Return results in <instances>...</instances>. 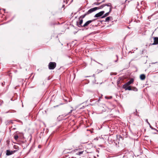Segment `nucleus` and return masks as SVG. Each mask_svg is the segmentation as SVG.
I'll use <instances>...</instances> for the list:
<instances>
[{"instance_id":"39448f33","label":"nucleus","mask_w":158,"mask_h":158,"mask_svg":"<svg viewBox=\"0 0 158 158\" xmlns=\"http://www.w3.org/2000/svg\"><path fill=\"white\" fill-rule=\"evenodd\" d=\"M105 11H102L96 14L94 16V17L98 18L99 17L102 15L104 13Z\"/></svg>"},{"instance_id":"ddd939ff","label":"nucleus","mask_w":158,"mask_h":158,"mask_svg":"<svg viewBox=\"0 0 158 158\" xmlns=\"http://www.w3.org/2000/svg\"><path fill=\"white\" fill-rule=\"evenodd\" d=\"M109 14V12H107L103 16L101 17L102 18H104L106 16H108Z\"/></svg>"},{"instance_id":"393cba45","label":"nucleus","mask_w":158,"mask_h":158,"mask_svg":"<svg viewBox=\"0 0 158 158\" xmlns=\"http://www.w3.org/2000/svg\"><path fill=\"white\" fill-rule=\"evenodd\" d=\"M145 121H146V122L147 123H148V125H150V123H149L148 122V119H146L145 120Z\"/></svg>"},{"instance_id":"473e14b6","label":"nucleus","mask_w":158,"mask_h":158,"mask_svg":"<svg viewBox=\"0 0 158 158\" xmlns=\"http://www.w3.org/2000/svg\"><path fill=\"white\" fill-rule=\"evenodd\" d=\"M2 120V118H0V121Z\"/></svg>"},{"instance_id":"c85d7f7f","label":"nucleus","mask_w":158,"mask_h":158,"mask_svg":"<svg viewBox=\"0 0 158 158\" xmlns=\"http://www.w3.org/2000/svg\"><path fill=\"white\" fill-rule=\"evenodd\" d=\"M105 0H103L101 2H102H102H105Z\"/></svg>"},{"instance_id":"412c9836","label":"nucleus","mask_w":158,"mask_h":158,"mask_svg":"<svg viewBox=\"0 0 158 158\" xmlns=\"http://www.w3.org/2000/svg\"><path fill=\"white\" fill-rule=\"evenodd\" d=\"M102 3V2H99V3H97V2H94V4L96 5H98L101 4Z\"/></svg>"},{"instance_id":"4468645a","label":"nucleus","mask_w":158,"mask_h":158,"mask_svg":"<svg viewBox=\"0 0 158 158\" xmlns=\"http://www.w3.org/2000/svg\"><path fill=\"white\" fill-rule=\"evenodd\" d=\"M111 18H112V17L110 16L107 17L106 18L105 21L106 22H108Z\"/></svg>"},{"instance_id":"f8f14e48","label":"nucleus","mask_w":158,"mask_h":158,"mask_svg":"<svg viewBox=\"0 0 158 158\" xmlns=\"http://www.w3.org/2000/svg\"><path fill=\"white\" fill-rule=\"evenodd\" d=\"M88 15L87 14L86 12L83 15H81L79 18V19H80V18H84L85 17L86 15Z\"/></svg>"},{"instance_id":"2eb2a0df","label":"nucleus","mask_w":158,"mask_h":158,"mask_svg":"<svg viewBox=\"0 0 158 158\" xmlns=\"http://www.w3.org/2000/svg\"><path fill=\"white\" fill-rule=\"evenodd\" d=\"M135 91H138V89L135 87H132V90Z\"/></svg>"},{"instance_id":"2f4dec72","label":"nucleus","mask_w":158,"mask_h":158,"mask_svg":"<svg viewBox=\"0 0 158 158\" xmlns=\"http://www.w3.org/2000/svg\"><path fill=\"white\" fill-rule=\"evenodd\" d=\"M98 63L99 64H101V65H102V64H100V63Z\"/></svg>"},{"instance_id":"f257e3e1","label":"nucleus","mask_w":158,"mask_h":158,"mask_svg":"<svg viewBox=\"0 0 158 158\" xmlns=\"http://www.w3.org/2000/svg\"><path fill=\"white\" fill-rule=\"evenodd\" d=\"M56 66V63L55 62H50L48 64V68L50 69H53Z\"/></svg>"},{"instance_id":"79ce46f5","label":"nucleus","mask_w":158,"mask_h":158,"mask_svg":"<svg viewBox=\"0 0 158 158\" xmlns=\"http://www.w3.org/2000/svg\"><path fill=\"white\" fill-rule=\"evenodd\" d=\"M64 2H65V1H64Z\"/></svg>"},{"instance_id":"7c9ffc66","label":"nucleus","mask_w":158,"mask_h":158,"mask_svg":"<svg viewBox=\"0 0 158 158\" xmlns=\"http://www.w3.org/2000/svg\"><path fill=\"white\" fill-rule=\"evenodd\" d=\"M64 6V5H62V7L63 8Z\"/></svg>"},{"instance_id":"9d476101","label":"nucleus","mask_w":158,"mask_h":158,"mask_svg":"<svg viewBox=\"0 0 158 158\" xmlns=\"http://www.w3.org/2000/svg\"><path fill=\"white\" fill-rule=\"evenodd\" d=\"M140 78L141 80H144L145 78V76L144 74H142L140 76Z\"/></svg>"},{"instance_id":"423d86ee","label":"nucleus","mask_w":158,"mask_h":158,"mask_svg":"<svg viewBox=\"0 0 158 158\" xmlns=\"http://www.w3.org/2000/svg\"><path fill=\"white\" fill-rule=\"evenodd\" d=\"M123 88L125 89V90H132V87L129 85H126L124 86V85H123Z\"/></svg>"},{"instance_id":"c9c22d12","label":"nucleus","mask_w":158,"mask_h":158,"mask_svg":"<svg viewBox=\"0 0 158 158\" xmlns=\"http://www.w3.org/2000/svg\"><path fill=\"white\" fill-rule=\"evenodd\" d=\"M156 63H156H152V64H155V63Z\"/></svg>"},{"instance_id":"7ed1b4c3","label":"nucleus","mask_w":158,"mask_h":158,"mask_svg":"<svg viewBox=\"0 0 158 158\" xmlns=\"http://www.w3.org/2000/svg\"><path fill=\"white\" fill-rule=\"evenodd\" d=\"M17 151V150L10 151L9 150H7L6 151V155L7 156H10L16 152Z\"/></svg>"},{"instance_id":"0eeeda50","label":"nucleus","mask_w":158,"mask_h":158,"mask_svg":"<svg viewBox=\"0 0 158 158\" xmlns=\"http://www.w3.org/2000/svg\"><path fill=\"white\" fill-rule=\"evenodd\" d=\"M134 81V79L133 78H131L129 81H128L127 83L124 85V86L126 85H129L133 83Z\"/></svg>"},{"instance_id":"4be33fe9","label":"nucleus","mask_w":158,"mask_h":158,"mask_svg":"<svg viewBox=\"0 0 158 158\" xmlns=\"http://www.w3.org/2000/svg\"><path fill=\"white\" fill-rule=\"evenodd\" d=\"M117 74V73H110V75H116Z\"/></svg>"},{"instance_id":"1a4fd4ad","label":"nucleus","mask_w":158,"mask_h":158,"mask_svg":"<svg viewBox=\"0 0 158 158\" xmlns=\"http://www.w3.org/2000/svg\"><path fill=\"white\" fill-rule=\"evenodd\" d=\"M152 44L154 45L158 44V37H155L154 38V41Z\"/></svg>"},{"instance_id":"b1692460","label":"nucleus","mask_w":158,"mask_h":158,"mask_svg":"<svg viewBox=\"0 0 158 158\" xmlns=\"http://www.w3.org/2000/svg\"><path fill=\"white\" fill-rule=\"evenodd\" d=\"M14 148L15 149H18V147L17 146H14Z\"/></svg>"},{"instance_id":"5701e85b","label":"nucleus","mask_w":158,"mask_h":158,"mask_svg":"<svg viewBox=\"0 0 158 158\" xmlns=\"http://www.w3.org/2000/svg\"><path fill=\"white\" fill-rule=\"evenodd\" d=\"M149 125V126H150V127L152 129H154V130H156V129H154V128L150 125Z\"/></svg>"},{"instance_id":"aec40b11","label":"nucleus","mask_w":158,"mask_h":158,"mask_svg":"<svg viewBox=\"0 0 158 158\" xmlns=\"http://www.w3.org/2000/svg\"><path fill=\"white\" fill-rule=\"evenodd\" d=\"M83 151H81L78 152V153H77V154H78V155H81L83 153Z\"/></svg>"},{"instance_id":"f03ea898","label":"nucleus","mask_w":158,"mask_h":158,"mask_svg":"<svg viewBox=\"0 0 158 158\" xmlns=\"http://www.w3.org/2000/svg\"><path fill=\"white\" fill-rule=\"evenodd\" d=\"M96 19H94L91 20H89L86 22L83 25V26L84 27H86L90 23H91L95 21Z\"/></svg>"},{"instance_id":"f3484780","label":"nucleus","mask_w":158,"mask_h":158,"mask_svg":"<svg viewBox=\"0 0 158 158\" xmlns=\"http://www.w3.org/2000/svg\"><path fill=\"white\" fill-rule=\"evenodd\" d=\"M18 137V136L17 135H15L14 136V138L15 140H17Z\"/></svg>"},{"instance_id":"ea45409f","label":"nucleus","mask_w":158,"mask_h":158,"mask_svg":"<svg viewBox=\"0 0 158 158\" xmlns=\"http://www.w3.org/2000/svg\"><path fill=\"white\" fill-rule=\"evenodd\" d=\"M127 0H126L125 1V2H126Z\"/></svg>"},{"instance_id":"20e7f679","label":"nucleus","mask_w":158,"mask_h":158,"mask_svg":"<svg viewBox=\"0 0 158 158\" xmlns=\"http://www.w3.org/2000/svg\"><path fill=\"white\" fill-rule=\"evenodd\" d=\"M97 8H96V7H95L90 9L86 12L87 15H89L97 10Z\"/></svg>"},{"instance_id":"c756f323","label":"nucleus","mask_w":158,"mask_h":158,"mask_svg":"<svg viewBox=\"0 0 158 158\" xmlns=\"http://www.w3.org/2000/svg\"><path fill=\"white\" fill-rule=\"evenodd\" d=\"M72 110H71L70 111L69 113L70 114V113H71L72 112Z\"/></svg>"},{"instance_id":"37998d69","label":"nucleus","mask_w":158,"mask_h":158,"mask_svg":"<svg viewBox=\"0 0 158 158\" xmlns=\"http://www.w3.org/2000/svg\"><path fill=\"white\" fill-rule=\"evenodd\" d=\"M135 49L137 50V48H136Z\"/></svg>"},{"instance_id":"e433bc0d","label":"nucleus","mask_w":158,"mask_h":158,"mask_svg":"<svg viewBox=\"0 0 158 158\" xmlns=\"http://www.w3.org/2000/svg\"><path fill=\"white\" fill-rule=\"evenodd\" d=\"M13 129H15V128H13Z\"/></svg>"},{"instance_id":"a19ab883","label":"nucleus","mask_w":158,"mask_h":158,"mask_svg":"<svg viewBox=\"0 0 158 158\" xmlns=\"http://www.w3.org/2000/svg\"><path fill=\"white\" fill-rule=\"evenodd\" d=\"M105 98H107L106 97H105Z\"/></svg>"},{"instance_id":"a211bd4d","label":"nucleus","mask_w":158,"mask_h":158,"mask_svg":"<svg viewBox=\"0 0 158 158\" xmlns=\"http://www.w3.org/2000/svg\"><path fill=\"white\" fill-rule=\"evenodd\" d=\"M105 6H111V3H108V4H105Z\"/></svg>"},{"instance_id":"dca6fc26","label":"nucleus","mask_w":158,"mask_h":158,"mask_svg":"<svg viewBox=\"0 0 158 158\" xmlns=\"http://www.w3.org/2000/svg\"><path fill=\"white\" fill-rule=\"evenodd\" d=\"M98 23H97V24H94V23H92L91 24V25H92V27H97L98 26Z\"/></svg>"},{"instance_id":"58836bf2","label":"nucleus","mask_w":158,"mask_h":158,"mask_svg":"<svg viewBox=\"0 0 158 158\" xmlns=\"http://www.w3.org/2000/svg\"><path fill=\"white\" fill-rule=\"evenodd\" d=\"M89 76H87L86 77H89Z\"/></svg>"},{"instance_id":"72a5a7b5","label":"nucleus","mask_w":158,"mask_h":158,"mask_svg":"<svg viewBox=\"0 0 158 158\" xmlns=\"http://www.w3.org/2000/svg\"><path fill=\"white\" fill-rule=\"evenodd\" d=\"M8 112H9L8 111L6 112H5V113H8Z\"/></svg>"},{"instance_id":"6e6552de","label":"nucleus","mask_w":158,"mask_h":158,"mask_svg":"<svg viewBox=\"0 0 158 158\" xmlns=\"http://www.w3.org/2000/svg\"><path fill=\"white\" fill-rule=\"evenodd\" d=\"M79 22L78 24H77V26H78L79 27H83V25H82V23H83V20L82 19H79Z\"/></svg>"},{"instance_id":"a878e982","label":"nucleus","mask_w":158,"mask_h":158,"mask_svg":"<svg viewBox=\"0 0 158 158\" xmlns=\"http://www.w3.org/2000/svg\"><path fill=\"white\" fill-rule=\"evenodd\" d=\"M111 11V7H110V9L109 11L108 12H109V13H110V12Z\"/></svg>"},{"instance_id":"4c0bfd02","label":"nucleus","mask_w":158,"mask_h":158,"mask_svg":"<svg viewBox=\"0 0 158 158\" xmlns=\"http://www.w3.org/2000/svg\"><path fill=\"white\" fill-rule=\"evenodd\" d=\"M97 22H98H98H99V21H98Z\"/></svg>"},{"instance_id":"6ab92c4d","label":"nucleus","mask_w":158,"mask_h":158,"mask_svg":"<svg viewBox=\"0 0 158 158\" xmlns=\"http://www.w3.org/2000/svg\"><path fill=\"white\" fill-rule=\"evenodd\" d=\"M121 79L120 78H119L118 79L117 81V84L118 85L120 83V81Z\"/></svg>"},{"instance_id":"9b49d317","label":"nucleus","mask_w":158,"mask_h":158,"mask_svg":"<svg viewBox=\"0 0 158 158\" xmlns=\"http://www.w3.org/2000/svg\"><path fill=\"white\" fill-rule=\"evenodd\" d=\"M104 6H105V4H103L102 5H101L100 6L98 7H96V8H97V10H98L99 9H102L103 8Z\"/></svg>"},{"instance_id":"bb28decb","label":"nucleus","mask_w":158,"mask_h":158,"mask_svg":"<svg viewBox=\"0 0 158 158\" xmlns=\"http://www.w3.org/2000/svg\"><path fill=\"white\" fill-rule=\"evenodd\" d=\"M116 57H117V60H116L115 61V62H116L117 61H118V56L117 55H116Z\"/></svg>"},{"instance_id":"cd10ccee","label":"nucleus","mask_w":158,"mask_h":158,"mask_svg":"<svg viewBox=\"0 0 158 158\" xmlns=\"http://www.w3.org/2000/svg\"><path fill=\"white\" fill-rule=\"evenodd\" d=\"M133 51V50H132V51H131L130 52H131V53H133L134 52H132V51Z\"/></svg>"},{"instance_id":"f704fd0d","label":"nucleus","mask_w":158,"mask_h":158,"mask_svg":"<svg viewBox=\"0 0 158 158\" xmlns=\"http://www.w3.org/2000/svg\"><path fill=\"white\" fill-rule=\"evenodd\" d=\"M10 122L12 123V121H10Z\"/></svg>"}]
</instances>
